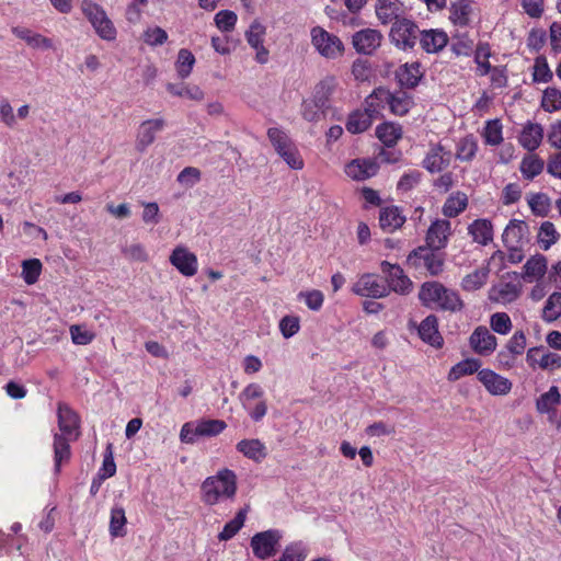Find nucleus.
Instances as JSON below:
<instances>
[{"instance_id": "obj_1", "label": "nucleus", "mask_w": 561, "mask_h": 561, "mask_svg": "<svg viewBox=\"0 0 561 561\" xmlns=\"http://www.w3.org/2000/svg\"><path fill=\"white\" fill-rule=\"evenodd\" d=\"M58 427L61 434L54 437L55 471L59 472L61 463L70 458L69 440L79 436V416L67 404L58 405Z\"/></svg>"}, {"instance_id": "obj_2", "label": "nucleus", "mask_w": 561, "mask_h": 561, "mask_svg": "<svg viewBox=\"0 0 561 561\" xmlns=\"http://www.w3.org/2000/svg\"><path fill=\"white\" fill-rule=\"evenodd\" d=\"M201 491L203 502L209 506L225 499H232L237 492V476L230 469H221L204 480Z\"/></svg>"}, {"instance_id": "obj_3", "label": "nucleus", "mask_w": 561, "mask_h": 561, "mask_svg": "<svg viewBox=\"0 0 561 561\" xmlns=\"http://www.w3.org/2000/svg\"><path fill=\"white\" fill-rule=\"evenodd\" d=\"M419 299L423 306L438 308L445 311H459L463 308V301L459 294L446 288L443 284L432 280L421 285Z\"/></svg>"}, {"instance_id": "obj_4", "label": "nucleus", "mask_w": 561, "mask_h": 561, "mask_svg": "<svg viewBox=\"0 0 561 561\" xmlns=\"http://www.w3.org/2000/svg\"><path fill=\"white\" fill-rule=\"evenodd\" d=\"M267 137L275 151L294 170H301L305 165L304 159L295 142L287 133L277 127L267 129Z\"/></svg>"}, {"instance_id": "obj_5", "label": "nucleus", "mask_w": 561, "mask_h": 561, "mask_svg": "<svg viewBox=\"0 0 561 561\" xmlns=\"http://www.w3.org/2000/svg\"><path fill=\"white\" fill-rule=\"evenodd\" d=\"M82 12L102 39L108 42L116 39L117 31L101 5L84 0L82 2Z\"/></svg>"}, {"instance_id": "obj_6", "label": "nucleus", "mask_w": 561, "mask_h": 561, "mask_svg": "<svg viewBox=\"0 0 561 561\" xmlns=\"http://www.w3.org/2000/svg\"><path fill=\"white\" fill-rule=\"evenodd\" d=\"M311 44L316 50L327 59H336L344 54V44L336 35L329 33L321 26L310 31Z\"/></svg>"}, {"instance_id": "obj_7", "label": "nucleus", "mask_w": 561, "mask_h": 561, "mask_svg": "<svg viewBox=\"0 0 561 561\" xmlns=\"http://www.w3.org/2000/svg\"><path fill=\"white\" fill-rule=\"evenodd\" d=\"M419 33L421 32L414 21L402 18L393 22L389 37L398 48L409 50L415 46Z\"/></svg>"}, {"instance_id": "obj_8", "label": "nucleus", "mask_w": 561, "mask_h": 561, "mask_svg": "<svg viewBox=\"0 0 561 561\" xmlns=\"http://www.w3.org/2000/svg\"><path fill=\"white\" fill-rule=\"evenodd\" d=\"M436 251L428 247H419L409 254L408 262L415 267H424L431 275L436 276L444 267V257Z\"/></svg>"}, {"instance_id": "obj_9", "label": "nucleus", "mask_w": 561, "mask_h": 561, "mask_svg": "<svg viewBox=\"0 0 561 561\" xmlns=\"http://www.w3.org/2000/svg\"><path fill=\"white\" fill-rule=\"evenodd\" d=\"M352 291L360 297L382 298L388 296L386 283L376 274L366 273L354 283Z\"/></svg>"}, {"instance_id": "obj_10", "label": "nucleus", "mask_w": 561, "mask_h": 561, "mask_svg": "<svg viewBox=\"0 0 561 561\" xmlns=\"http://www.w3.org/2000/svg\"><path fill=\"white\" fill-rule=\"evenodd\" d=\"M380 267L381 272L386 274L388 294L390 290L400 295H407L411 291L412 282L398 264H391L388 261H382Z\"/></svg>"}, {"instance_id": "obj_11", "label": "nucleus", "mask_w": 561, "mask_h": 561, "mask_svg": "<svg viewBox=\"0 0 561 561\" xmlns=\"http://www.w3.org/2000/svg\"><path fill=\"white\" fill-rule=\"evenodd\" d=\"M279 539L280 535L277 530H266L255 534L251 538V548L254 556L263 560L274 556Z\"/></svg>"}, {"instance_id": "obj_12", "label": "nucleus", "mask_w": 561, "mask_h": 561, "mask_svg": "<svg viewBox=\"0 0 561 561\" xmlns=\"http://www.w3.org/2000/svg\"><path fill=\"white\" fill-rule=\"evenodd\" d=\"M169 261L183 276L192 277L197 273V256L184 245L175 247Z\"/></svg>"}, {"instance_id": "obj_13", "label": "nucleus", "mask_w": 561, "mask_h": 561, "mask_svg": "<svg viewBox=\"0 0 561 561\" xmlns=\"http://www.w3.org/2000/svg\"><path fill=\"white\" fill-rule=\"evenodd\" d=\"M451 236V224L447 219H435L431 222L425 242L428 248L443 250L447 247L449 237Z\"/></svg>"}, {"instance_id": "obj_14", "label": "nucleus", "mask_w": 561, "mask_h": 561, "mask_svg": "<svg viewBox=\"0 0 561 561\" xmlns=\"http://www.w3.org/2000/svg\"><path fill=\"white\" fill-rule=\"evenodd\" d=\"M451 161L450 151L442 144L432 145L422 161V167L430 173H438L449 167Z\"/></svg>"}, {"instance_id": "obj_15", "label": "nucleus", "mask_w": 561, "mask_h": 561, "mask_svg": "<svg viewBox=\"0 0 561 561\" xmlns=\"http://www.w3.org/2000/svg\"><path fill=\"white\" fill-rule=\"evenodd\" d=\"M478 379L492 396H505L512 390V382L491 369H481Z\"/></svg>"}, {"instance_id": "obj_16", "label": "nucleus", "mask_w": 561, "mask_h": 561, "mask_svg": "<svg viewBox=\"0 0 561 561\" xmlns=\"http://www.w3.org/2000/svg\"><path fill=\"white\" fill-rule=\"evenodd\" d=\"M165 126L163 118H151L142 122L136 137V149L144 152L156 140L157 133Z\"/></svg>"}, {"instance_id": "obj_17", "label": "nucleus", "mask_w": 561, "mask_h": 561, "mask_svg": "<svg viewBox=\"0 0 561 561\" xmlns=\"http://www.w3.org/2000/svg\"><path fill=\"white\" fill-rule=\"evenodd\" d=\"M382 35L379 31L365 28L353 35L352 44L359 54L371 55L381 44Z\"/></svg>"}, {"instance_id": "obj_18", "label": "nucleus", "mask_w": 561, "mask_h": 561, "mask_svg": "<svg viewBox=\"0 0 561 561\" xmlns=\"http://www.w3.org/2000/svg\"><path fill=\"white\" fill-rule=\"evenodd\" d=\"M522 293L519 282L501 280L493 285L489 290V299L497 304H510L515 301Z\"/></svg>"}, {"instance_id": "obj_19", "label": "nucleus", "mask_w": 561, "mask_h": 561, "mask_svg": "<svg viewBox=\"0 0 561 561\" xmlns=\"http://www.w3.org/2000/svg\"><path fill=\"white\" fill-rule=\"evenodd\" d=\"M561 402V394L559 391V388L557 386H551L550 389L540 394L538 399L536 400V409L541 414L548 415V421L556 425V422H558L557 414H556V408Z\"/></svg>"}, {"instance_id": "obj_20", "label": "nucleus", "mask_w": 561, "mask_h": 561, "mask_svg": "<svg viewBox=\"0 0 561 561\" xmlns=\"http://www.w3.org/2000/svg\"><path fill=\"white\" fill-rule=\"evenodd\" d=\"M528 232V226L523 220L513 219L503 231L502 239L510 250L522 248Z\"/></svg>"}, {"instance_id": "obj_21", "label": "nucleus", "mask_w": 561, "mask_h": 561, "mask_svg": "<svg viewBox=\"0 0 561 561\" xmlns=\"http://www.w3.org/2000/svg\"><path fill=\"white\" fill-rule=\"evenodd\" d=\"M448 35L443 30L431 28L420 33V45L427 54H436L448 44Z\"/></svg>"}, {"instance_id": "obj_22", "label": "nucleus", "mask_w": 561, "mask_h": 561, "mask_svg": "<svg viewBox=\"0 0 561 561\" xmlns=\"http://www.w3.org/2000/svg\"><path fill=\"white\" fill-rule=\"evenodd\" d=\"M378 164L369 159H355L345 167V173L353 180L364 181L377 174Z\"/></svg>"}, {"instance_id": "obj_23", "label": "nucleus", "mask_w": 561, "mask_h": 561, "mask_svg": "<svg viewBox=\"0 0 561 561\" xmlns=\"http://www.w3.org/2000/svg\"><path fill=\"white\" fill-rule=\"evenodd\" d=\"M543 139V128L538 123L528 122L524 127L519 135L518 141L519 145L528 150L529 152H534L539 148Z\"/></svg>"}, {"instance_id": "obj_24", "label": "nucleus", "mask_w": 561, "mask_h": 561, "mask_svg": "<svg viewBox=\"0 0 561 561\" xmlns=\"http://www.w3.org/2000/svg\"><path fill=\"white\" fill-rule=\"evenodd\" d=\"M236 449L245 458L257 463L267 457L265 444L257 438L242 439L236 445Z\"/></svg>"}, {"instance_id": "obj_25", "label": "nucleus", "mask_w": 561, "mask_h": 561, "mask_svg": "<svg viewBox=\"0 0 561 561\" xmlns=\"http://www.w3.org/2000/svg\"><path fill=\"white\" fill-rule=\"evenodd\" d=\"M374 121L375 118L367 112L365 107L363 110L357 108L348 114L345 128L353 135L362 134L370 128Z\"/></svg>"}, {"instance_id": "obj_26", "label": "nucleus", "mask_w": 561, "mask_h": 561, "mask_svg": "<svg viewBox=\"0 0 561 561\" xmlns=\"http://www.w3.org/2000/svg\"><path fill=\"white\" fill-rule=\"evenodd\" d=\"M405 222V217L397 206H386L379 211V226L385 232H393Z\"/></svg>"}, {"instance_id": "obj_27", "label": "nucleus", "mask_w": 561, "mask_h": 561, "mask_svg": "<svg viewBox=\"0 0 561 561\" xmlns=\"http://www.w3.org/2000/svg\"><path fill=\"white\" fill-rule=\"evenodd\" d=\"M389 102V90L379 87L369 94L364 102L365 108L375 119L382 116V111Z\"/></svg>"}, {"instance_id": "obj_28", "label": "nucleus", "mask_w": 561, "mask_h": 561, "mask_svg": "<svg viewBox=\"0 0 561 561\" xmlns=\"http://www.w3.org/2000/svg\"><path fill=\"white\" fill-rule=\"evenodd\" d=\"M396 77L401 87L408 89L415 88L423 77L420 62L414 61L400 66L396 72Z\"/></svg>"}, {"instance_id": "obj_29", "label": "nucleus", "mask_w": 561, "mask_h": 561, "mask_svg": "<svg viewBox=\"0 0 561 561\" xmlns=\"http://www.w3.org/2000/svg\"><path fill=\"white\" fill-rule=\"evenodd\" d=\"M402 3L398 0H377L376 14L382 24H389L402 19Z\"/></svg>"}, {"instance_id": "obj_30", "label": "nucleus", "mask_w": 561, "mask_h": 561, "mask_svg": "<svg viewBox=\"0 0 561 561\" xmlns=\"http://www.w3.org/2000/svg\"><path fill=\"white\" fill-rule=\"evenodd\" d=\"M545 160L537 153L530 152L523 157L519 163V171L526 181H533L545 170Z\"/></svg>"}, {"instance_id": "obj_31", "label": "nucleus", "mask_w": 561, "mask_h": 561, "mask_svg": "<svg viewBox=\"0 0 561 561\" xmlns=\"http://www.w3.org/2000/svg\"><path fill=\"white\" fill-rule=\"evenodd\" d=\"M479 150L478 139L473 134L461 137L455 147V157L460 162H471Z\"/></svg>"}, {"instance_id": "obj_32", "label": "nucleus", "mask_w": 561, "mask_h": 561, "mask_svg": "<svg viewBox=\"0 0 561 561\" xmlns=\"http://www.w3.org/2000/svg\"><path fill=\"white\" fill-rule=\"evenodd\" d=\"M472 13L471 0H456L449 8V20L459 27H466L470 24Z\"/></svg>"}, {"instance_id": "obj_33", "label": "nucleus", "mask_w": 561, "mask_h": 561, "mask_svg": "<svg viewBox=\"0 0 561 561\" xmlns=\"http://www.w3.org/2000/svg\"><path fill=\"white\" fill-rule=\"evenodd\" d=\"M420 337L433 347H440L443 337L437 328V319L435 316L426 317L419 327Z\"/></svg>"}, {"instance_id": "obj_34", "label": "nucleus", "mask_w": 561, "mask_h": 561, "mask_svg": "<svg viewBox=\"0 0 561 561\" xmlns=\"http://www.w3.org/2000/svg\"><path fill=\"white\" fill-rule=\"evenodd\" d=\"M468 233L481 245H486L493 240V227L488 219L473 220L468 227Z\"/></svg>"}, {"instance_id": "obj_35", "label": "nucleus", "mask_w": 561, "mask_h": 561, "mask_svg": "<svg viewBox=\"0 0 561 561\" xmlns=\"http://www.w3.org/2000/svg\"><path fill=\"white\" fill-rule=\"evenodd\" d=\"M472 351H494L496 347V337L483 325L476 328L470 336Z\"/></svg>"}, {"instance_id": "obj_36", "label": "nucleus", "mask_w": 561, "mask_h": 561, "mask_svg": "<svg viewBox=\"0 0 561 561\" xmlns=\"http://www.w3.org/2000/svg\"><path fill=\"white\" fill-rule=\"evenodd\" d=\"M523 270V278L526 282L540 279L547 272V259L541 254L534 255L526 261Z\"/></svg>"}, {"instance_id": "obj_37", "label": "nucleus", "mask_w": 561, "mask_h": 561, "mask_svg": "<svg viewBox=\"0 0 561 561\" xmlns=\"http://www.w3.org/2000/svg\"><path fill=\"white\" fill-rule=\"evenodd\" d=\"M468 206V197L463 192L457 191L453 194H450L443 207H442V214L446 218H455L461 213L466 210Z\"/></svg>"}, {"instance_id": "obj_38", "label": "nucleus", "mask_w": 561, "mask_h": 561, "mask_svg": "<svg viewBox=\"0 0 561 561\" xmlns=\"http://www.w3.org/2000/svg\"><path fill=\"white\" fill-rule=\"evenodd\" d=\"M402 127L399 124L386 122L377 126L376 136L388 148L397 145L402 137Z\"/></svg>"}, {"instance_id": "obj_39", "label": "nucleus", "mask_w": 561, "mask_h": 561, "mask_svg": "<svg viewBox=\"0 0 561 561\" xmlns=\"http://www.w3.org/2000/svg\"><path fill=\"white\" fill-rule=\"evenodd\" d=\"M335 88H336L335 78L327 77L314 87V91H313L311 99L329 110L330 99H331Z\"/></svg>"}, {"instance_id": "obj_40", "label": "nucleus", "mask_w": 561, "mask_h": 561, "mask_svg": "<svg viewBox=\"0 0 561 561\" xmlns=\"http://www.w3.org/2000/svg\"><path fill=\"white\" fill-rule=\"evenodd\" d=\"M413 105V99L404 91L391 93L389 91L388 106L390 112L397 116L405 115Z\"/></svg>"}, {"instance_id": "obj_41", "label": "nucleus", "mask_w": 561, "mask_h": 561, "mask_svg": "<svg viewBox=\"0 0 561 561\" xmlns=\"http://www.w3.org/2000/svg\"><path fill=\"white\" fill-rule=\"evenodd\" d=\"M481 367V362L476 358H466L456 365H454L447 376L449 381H457L465 376L472 375L474 373H479V368Z\"/></svg>"}, {"instance_id": "obj_42", "label": "nucleus", "mask_w": 561, "mask_h": 561, "mask_svg": "<svg viewBox=\"0 0 561 561\" xmlns=\"http://www.w3.org/2000/svg\"><path fill=\"white\" fill-rule=\"evenodd\" d=\"M491 46L488 42H479L474 51V62L477 64V75L484 77L492 70L489 59L491 57Z\"/></svg>"}, {"instance_id": "obj_43", "label": "nucleus", "mask_w": 561, "mask_h": 561, "mask_svg": "<svg viewBox=\"0 0 561 561\" xmlns=\"http://www.w3.org/2000/svg\"><path fill=\"white\" fill-rule=\"evenodd\" d=\"M540 353H527V363L533 368L539 366L542 369L553 370L561 366V357L558 353H542L540 358H537V355Z\"/></svg>"}, {"instance_id": "obj_44", "label": "nucleus", "mask_w": 561, "mask_h": 561, "mask_svg": "<svg viewBox=\"0 0 561 561\" xmlns=\"http://www.w3.org/2000/svg\"><path fill=\"white\" fill-rule=\"evenodd\" d=\"M195 62L196 59L192 51L187 48H181L174 64L178 77L182 80L188 78Z\"/></svg>"}, {"instance_id": "obj_45", "label": "nucleus", "mask_w": 561, "mask_h": 561, "mask_svg": "<svg viewBox=\"0 0 561 561\" xmlns=\"http://www.w3.org/2000/svg\"><path fill=\"white\" fill-rule=\"evenodd\" d=\"M127 518L125 510L122 506H114L111 510L108 531L113 538L124 537L126 535Z\"/></svg>"}, {"instance_id": "obj_46", "label": "nucleus", "mask_w": 561, "mask_h": 561, "mask_svg": "<svg viewBox=\"0 0 561 561\" xmlns=\"http://www.w3.org/2000/svg\"><path fill=\"white\" fill-rule=\"evenodd\" d=\"M490 270L489 267L477 268L467 274L461 280V288L466 291H474L486 284Z\"/></svg>"}, {"instance_id": "obj_47", "label": "nucleus", "mask_w": 561, "mask_h": 561, "mask_svg": "<svg viewBox=\"0 0 561 561\" xmlns=\"http://www.w3.org/2000/svg\"><path fill=\"white\" fill-rule=\"evenodd\" d=\"M327 111V107L316 102L311 98L304 100L300 108L302 118L310 123H317L324 118Z\"/></svg>"}, {"instance_id": "obj_48", "label": "nucleus", "mask_w": 561, "mask_h": 561, "mask_svg": "<svg viewBox=\"0 0 561 561\" xmlns=\"http://www.w3.org/2000/svg\"><path fill=\"white\" fill-rule=\"evenodd\" d=\"M559 237L560 234L558 233L554 224L551 221H543L539 228L537 240L539 247L547 251L559 240Z\"/></svg>"}, {"instance_id": "obj_49", "label": "nucleus", "mask_w": 561, "mask_h": 561, "mask_svg": "<svg viewBox=\"0 0 561 561\" xmlns=\"http://www.w3.org/2000/svg\"><path fill=\"white\" fill-rule=\"evenodd\" d=\"M167 90L172 95L187 98L193 101H202L205 96L203 90L197 85L168 83Z\"/></svg>"}, {"instance_id": "obj_50", "label": "nucleus", "mask_w": 561, "mask_h": 561, "mask_svg": "<svg viewBox=\"0 0 561 561\" xmlns=\"http://www.w3.org/2000/svg\"><path fill=\"white\" fill-rule=\"evenodd\" d=\"M531 76L535 83H548L553 79V72L545 56L541 55L535 58Z\"/></svg>"}, {"instance_id": "obj_51", "label": "nucleus", "mask_w": 561, "mask_h": 561, "mask_svg": "<svg viewBox=\"0 0 561 561\" xmlns=\"http://www.w3.org/2000/svg\"><path fill=\"white\" fill-rule=\"evenodd\" d=\"M541 108L547 113H553L561 110V90L554 87H548L542 92Z\"/></svg>"}, {"instance_id": "obj_52", "label": "nucleus", "mask_w": 561, "mask_h": 561, "mask_svg": "<svg viewBox=\"0 0 561 561\" xmlns=\"http://www.w3.org/2000/svg\"><path fill=\"white\" fill-rule=\"evenodd\" d=\"M561 317V293H552L546 300L542 309V318L548 322H553Z\"/></svg>"}, {"instance_id": "obj_53", "label": "nucleus", "mask_w": 561, "mask_h": 561, "mask_svg": "<svg viewBox=\"0 0 561 561\" xmlns=\"http://www.w3.org/2000/svg\"><path fill=\"white\" fill-rule=\"evenodd\" d=\"M43 264L38 259H28L22 262V278L27 285L35 284L42 273Z\"/></svg>"}, {"instance_id": "obj_54", "label": "nucleus", "mask_w": 561, "mask_h": 561, "mask_svg": "<svg viewBox=\"0 0 561 561\" xmlns=\"http://www.w3.org/2000/svg\"><path fill=\"white\" fill-rule=\"evenodd\" d=\"M245 517L247 510H240L234 516V518H232L224 526V529L218 535L219 540L227 541L231 539L242 528Z\"/></svg>"}, {"instance_id": "obj_55", "label": "nucleus", "mask_w": 561, "mask_h": 561, "mask_svg": "<svg viewBox=\"0 0 561 561\" xmlns=\"http://www.w3.org/2000/svg\"><path fill=\"white\" fill-rule=\"evenodd\" d=\"M502 124L499 119L488 121L483 130V139L486 145L497 146L503 141Z\"/></svg>"}, {"instance_id": "obj_56", "label": "nucleus", "mask_w": 561, "mask_h": 561, "mask_svg": "<svg viewBox=\"0 0 561 561\" xmlns=\"http://www.w3.org/2000/svg\"><path fill=\"white\" fill-rule=\"evenodd\" d=\"M226 427V422L221 420H201L196 431L201 437H210L219 435Z\"/></svg>"}, {"instance_id": "obj_57", "label": "nucleus", "mask_w": 561, "mask_h": 561, "mask_svg": "<svg viewBox=\"0 0 561 561\" xmlns=\"http://www.w3.org/2000/svg\"><path fill=\"white\" fill-rule=\"evenodd\" d=\"M528 205L535 215L543 217L548 215L551 203L547 194L535 193L529 196Z\"/></svg>"}, {"instance_id": "obj_58", "label": "nucleus", "mask_w": 561, "mask_h": 561, "mask_svg": "<svg viewBox=\"0 0 561 561\" xmlns=\"http://www.w3.org/2000/svg\"><path fill=\"white\" fill-rule=\"evenodd\" d=\"M265 33V26L259 20H254L245 33L248 44L252 48L263 46Z\"/></svg>"}, {"instance_id": "obj_59", "label": "nucleus", "mask_w": 561, "mask_h": 561, "mask_svg": "<svg viewBox=\"0 0 561 561\" xmlns=\"http://www.w3.org/2000/svg\"><path fill=\"white\" fill-rule=\"evenodd\" d=\"M144 42L149 46L156 47L163 45L168 41V33L160 26L148 27L145 30Z\"/></svg>"}, {"instance_id": "obj_60", "label": "nucleus", "mask_w": 561, "mask_h": 561, "mask_svg": "<svg viewBox=\"0 0 561 561\" xmlns=\"http://www.w3.org/2000/svg\"><path fill=\"white\" fill-rule=\"evenodd\" d=\"M264 394V391L262 387L259 383H250L239 394V399L241 401V404L243 409H250V404H252V401L255 399L262 398Z\"/></svg>"}, {"instance_id": "obj_61", "label": "nucleus", "mask_w": 561, "mask_h": 561, "mask_svg": "<svg viewBox=\"0 0 561 561\" xmlns=\"http://www.w3.org/2000/svg\"><path fill=\"white\" fill-rule=\"evenodd\" d=\"M237 14L230 10H221L215 15L216 26L224 32H230L237 23Z\"/></svg>"}, {"instance_id": "obj_62", "label": "nucleus", "mask_w": 561, "mask_h": 561, "mask_svg": "<svg viewBox=\"0 0 561 561\" xmlns=\"http://www.w3.org/2000/svg\"><path fill=\"white\" fill-rule=\"evenodd\" d=\"M491 328L499 334H507L512 329V321L507 313L496 312L491 316Z\"/></svg>"}, {"instance_id": "obj_63", "label": "nucleus", "mask_w": 561, "mask_h": 561, "mask_svg": "<svg viewBox=\"0 0 561 561\" xmlns=\"http://www.w3.org/2000/svg\"><path fill=\"white\" fill-rule=\"evenodd\" d=\"M422 178V173L417 170H410L405 172L397 184V190L402 192L411 191L416 186Z\"/></svg>"}, {"instance_id": "obj_64", "label": "nucleus", "mask_w": 561, "mask_h": 561, "mask_svg": "<svg viewBox=\"0 0 561 561\" xmlns=\"http://www.w3.org/2000/svg\"><path fill=\"white\" fill-rule=\"evenodd\" d=\"M299 297L304 298L307 307L314 311L320 310L324 301L322 291L318 289L301 291L299 293Z\"/></svg>"}]
</instances>
